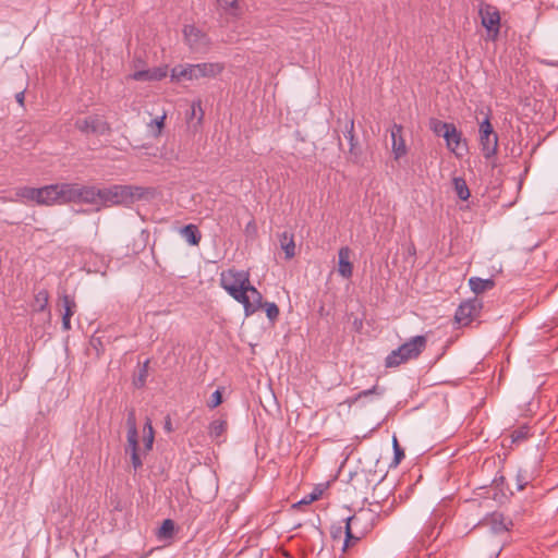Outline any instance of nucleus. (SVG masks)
<instances>
[{
  "mask_svg": "<svg viewBox=\"0 0 558 558\" xmlns=\"http://www.w3.org/2000/svg\"><path fill=\"white\" fill-rule=\"evenodd\" d=\"M220 286L244 307L245 315L254 314L262 306L260 292L250 283L248 272L229 269L220 275Z\"/></svg>",
  "mask_w": 558,
  "mask_h": 558,
  "instance_id": "nucleus-1",
  "label": "nucleus"
},
{
  "mask_svg": "<svg viewBox=\"0 0 558 558\" xmlns=\"http://www.w3.org/2000/svg\"><path fill=\"white\" fill-rule=\"evenodd\" d=\"M147 190L142 186L134 185H112L100 189V205L116 206L130 205L137 199L146 196Z\"/></svg>",
  "mask_w": 558,
  "mask_h": 558,
  "instance_id": "nucleus-2",
  "label": "nucleus"
},
{
  "mask_svg": "<svg viewBox=\"0 0 558 558\" xmlns=\"http://www.w3.org/2000/svg\"><path fill=\"white\" fill-rule=\"evenodd\" d=\"M225 64L221 62H203L197 64L175 65L171 70V80L196 81L199 78H214L222 73Z\"/></svg>",
  "mask_w": 558,
  "mask_h": 558,
  "instance_id": "nucleus-3",
  "label": "nucleus"
},
{
  "mask_svg": "<svg viewBox=\"0 0 558 558\" xmlns=\"http://www.w3.org/2000/svg\"><path fill=\"white\" fill-rule=\"evenodd\" d=\"M375 517L376 514L372 510L361 509L345 519V541L343 550H345L351 543L360 541L373 527Z\"/></svg>",
  "mask_w": 558,
  "mask_h": 558,
  "instance_id": "nucleus-4",
  "label": "nucleus"
},
{
  "mask_svg": "<svg viewBox=\"0 0 558 558\" xmlns=\"http://www.w3.org/2000/svg\"><path fill=\"white\" fill-rule=\"evenodd\" d=\"M15 196L24 204H35L40 206L57 205V183L41 187L23 186L16 190Z\"/></svg>",
  "mask_w": 558,
  "mask_h": 558,
  "instance_id": "nucleus-5",
  "label": "nucleus"
},
{
  "mask_svg": "<svg viewBox=\"0 0 558 558\" xmlns=\"http://www.w3.org/2000/svg\"><path fill=\"white\" fill-rule=\"evenodd\" d=\"M184 41L194 53H207L210 49V38L202 29L193 24L183 28Z\"/></svg>",
  "mask_w": 558,
  "mask_h": 558,
  "instance_id": "nucleus-6",
  "label": "nucleus"
},
{
  "mask_svg": "<svg viewBox=\"0 0 558 558\" xmlns=\"http://www.w3.org/2000/svg\"><path fill=\"white\" fill-rule=\"evenodd\" d=\"M75 125L84 134L94 136H104L109 130L107 121L97 114L77 120Z\"/></svg>",
  "mask_w": 558,
  "mask_h": 558,
  "instance_id": "nucleus-7",
  "label": "nucleus"
},
{
  "mask_svg": "<svg viewBox=\"0 0 558 558\" xmlns=\"http://www.w3.org/2000/svg\"><path fill=\"white\" fill-rule=\"evenodd\" d=\"M480 16L482 21V25L487 29V32L493 33V37L495 38L500 28V13L497 7L489 3H482L480 7Z\"/></svg>",
  "mask_w": 558,
  "mask_h": 558,
  "instance_id": "nucleus-8",
  "label": "nucleus"
},
{
  "mask_svg": "<svg viewBox=\"0 0 558 558\" xmlns=\"http://www.w3.org/2000/svg\"><path fill=\"white\" fill-rule=\"evenodd\" d=\"M482 310V302L474 298L460 304L456 311L454 318L461 326H468L472 320L478 316Z\"/></svg>",
  "mask_w": 558,
  "mask_h": 558,
  "instance_id": "nucleus-9",
  "label": "nucleus"
},
{
  "mask_svg": "<svg viewBox=\"0 0 558 558\" xmlns=\"http://www.w3.org/2000/svg\"><path fill=\"white\" fill-rule=\"evenodd\" d=\"M426 347L424 336L412 337L409 341L398 348V353H404V357L410 360L417 357Z\"/></svg>",
  "mask_w": 558,
  "mask_h": 558,
  "instance_id": "nucleus-10",
  "label": "nucleus"
},
{
  "mask_svg": "<svg viewBox=\"0 0 558 558\" xmlns=\"http://www.w3.org/2000/svg\"><path fill=\"white\" fill-rule=\"evenodd\" d=\"M78 190L77 183H57L58 205L78 203Z\"/></svg>",
  "mask_w": 558,
  "mask_h": 558,
  "instance_id": "nucleus-11",
  "label": "nucleus"
},
{
  "mask_svg": "<svg viewBox=\"0 0 558 558\" xmlns=\"http://www.w3.org/2000/svg\"><path fill=\"white\" fill-rule=\"evenodd\" d=\"M482 524L487 526L492 533L500 534L509 531L512 522L511 520H507L502 513L494 512L487 517Z\"/></svg>",
  "mask_w": 558,
  "mask_h": 558,
  "instance_id": "nucleus-12",
  "label": "nucleus"
},
{
  "mask_svg": "<svg viewBox=\"0 0 558 558\" xmlns=\"http://www.w3.org/2000/svg\"><path fill=\"white\" fill-rule=\"evenodd\" d=\"M351 250L348 246H342L338 251V274L344 279H349L353 274V265L350 262Z\"/></svg>",
  "mask_w": 558,
  "mask_h": 558,
  "instance_id": "nucleus-13",
  "label": "nucleus"
},
{
  "mask_svg": "<svg viewBox=\"0 0 558 558\" xmlns=\"http://www.w3.org/2000/svg\"><path fill=\"white\" fill-rule=\"evenodd\" d=\"M429 126L433 130L434 134L438 137H444V140H460L459 137H457V130L454 125L451 123H446L437 119H432L429 121Z\"/></svg>",
  "mask_w": 558,
  "mask_h": 558,
  "instance_id": "nucleus-14",
  "label": "nucleus"
},
{
  "mask_svg": "<svg viewBox=\"0 0 558 558\" xmlns=\"http://www.w3.org/2000/svg\"><path fill=\"white\" fill-rule=\"evenodd\" d=\"M78 203L100 205V189L80 184Z\"/></svg>",
  "mask_w": 558,
  "mask_h": 558,
  "instance_id": "nucleus-15",
  "label": "nucleus"
},
{
  "mask_svg": "<svg viewBox=\"0 0 558 558\" xmlns=\"http://www.w3.org/2000/svg\"><path fill=\"white\" fill-rule=\"evenodd\" d=\"M61 300H62V305L64 307V313L62 316V328L64 330H70L71 329V317L75 312L76 304H75L74 300L68 294H64Z\"/></svg>",
  "mask_w": 558,
  "mask_h": 558,
  "instance_id": "nucleus-16",
  "label": "nucleus"
},
{
  "mask_svg": "<svg viewBox=\"0 0 558 558\" xmlns=\"http://www.w3.org/2000/svg\"><path fill=\"white\" fill-rule=\"evenodd\" d=\"M182 238L191 245H197L201 241V232L195 225H186L180 230Z\"/></svg>",
  "mask_w": 558,
  "mask_h": 558,
  "instance_id": "nucleus-17",
  "label": "nucleus"
},
{
  "mask_svg": "<svg viewBox=\"0 0 558 558\" xmlns=\"http://www.w3.org/2000/svg\"><path fill=\"white\" fill-rule=\"evenodd\" d=\"M280 246L286 254L287 259H291L295 255V243L293 239V234L288 232H283L279 236Z\"/></svg>",
  "mask_w": 558,
  "mask_h": 558,
  "instance_id": "nucleus-18",
  "label": "nucleus"
},
{
  "mask_svg": "<svg viewBox=\"0 0 558 558\" xmlns=\"http://www.w3.org/2000/svg\"><path fill=\"white\" fill-rule=\"evenodd\" d=\"M495 282L493 279H482L478 277H472L469 279V286L471 290L476 293H483L494 287Z\"/></svg>",
  "mask_w": 558,
  "mask_h": 558,
  "instance_id": "nucleus-19",
  "label": "nucleus"
},
{
  "mask_svg": "<svg viewBox=\"0 0 558 558\" xmlns=\"http://www.w3.org/2000/svg\"><path fill=\"white\" fill-rule=\"evenodd\" d=\"M48 301L49 294L46 290H40L36 293L33 310L34 312H47V316H50V312L48 311Z\"/></svg>",
  "mask_w": 558,
  "mask_h": 558,
  "instance_id": "nucleus-20",
  "label": "nucleus"
},
{
  "mask_svg": "<svg viewBox=\"0 0 558 558\" xmlns=\"http://www.w3.org/2000/svg\"><path fill=\"white\" fill-rule=\"evenodd\" d=\"M126 424H128V434H126L128 444L134 445V440H138V434H137V428H136L135 413L133 410L130 411L128 414Z\"/></svg>",
  "mask_w": 558,
  "mask_h": 558,
  "instance_id": "nucleus-21",
  "label": "nucleus"
},
{
  "mask_svg": "<svg viewBox=\"0 0 558 558\" xmlns=\"http://www.w3.org/2000/svg\"><path fill=\"white\" fill-rule=\"evenodd\" d=\"M453 189H454L457 196L460 199L466 201L470 197V190H469L464 179L453 178Z\"/></svg>",
  "mask_w": 558,
  "mask_h": 558,
  "instance_id": "nucleus-22",
  "label": "nucleus"
},
{
  "mask_svg": "<svg viewBox=\"0 0 558 558\" xmlns=\"http://www.w3.org/2000/svg\"><path fill=\"white\" fill-rule=\"evenodd\" d=\"M409 360V357H404V353H398V349H396L387 355L385 360V366L397 367Z\"/></svg>",
  "mask_w": 558,
  "mask_h": 558,
  "instance_id": "nucleus-23",
  "label": "nucleus"
},
{
  "mask_svg": "<svg viewBox=\"0 0 558 558\" xmlns=\"http://www.w3.org/2000/svg\"><path fill=\"white\" fill-rule=\"evenodd\" d=\"M227 429V421L222 418L214 420L209 425V435L211 438H219Z\"/></svg>",
  "mask_w": 558,
  "mask_h": 558,
  "instance_id": "nucleus-24",
  "label": "nucleus"
},
{
  "mask_svg": "<svg viewBox=\"0 0 558 558\" xmlns=\"http://www.w3.org/2000/svg\"><path fill=\"white\" fill-rule=\"evenodd\" d=\"M447 148L457 157H463L468 151V142H446Z\"/></svg>",
  "mask_w": 558,
  "mask_h": 558,
  "instance_id": "nucleus-25",
  "label": "nucleus"
},
{
  "mask_svg": "<svg viewBox=\"0 0 558 558\" xmlns=\"http://www.w3.org/2000/svg\"><path fill=\"white\" fill-rule=\"evenodd\" d=\"M532 475L523 469H520L515 475V484L518 490H523L531 482Z\"/></svg>",
  "mask_w": 558,
  "mask_h": 558,
  "instance_id": "nucleus-26",
  "label": "nucleus"
},
{
  "mask_svg": "<svg viewBox=\"0 0 558 558\" xmlns=\"http://www.w3.org/2000/svg\"><path fill=\"white\" fill-rule=\"evenodd\" d=\"M144 434L145 449L149 451L153 448L154 444V428L149 418L146 421L144 425Z\"/></svg>",
  "mask_w": 558,
  "mask_h": 558,
  "instance_id": "nucleus-27",
  "label": "nucleus"
},
{
  "mask_svg": "<svg viewBox=\"0 0 558 558\" xmlns=\"http://www.w3.org/2000/svg\"><path fill=\"white\" fill-rule=\"evenodd\" d=\"M137 446H138V440H134V445L128 444V448H126V452H130L132 465L135 470L140 469L143 465V462L137 452Z\"/></svg>",
  "mask_w": 558,
  "mask_h": 558,
  "instance_id": "nucleus-28",
  "label": "nucleus"
},
{
  "mask_svg": "<svg viewBox=\"0 0 558 558\" xmlns=\"http://www.w3.org/2000/svg\"><path fill=\"white\" fill-rule=\"evenodd\" d=\"M480 135L481 140H488L489 135L494 133L493 126L489 122L488 117H486L481 123H480Z\"/></svg>",
  "mask_w": 558,
  "mask_h": 558,
  "instance_id": "nucleus-29",
  "label": "nucleus"
},
{
  "mask_svg": "<svg viewBox=\"0 0 558 558\" xmlns=\"http://www.w3.org/2000/svg\"><path fill=\"white\" fill-rule=\"evenodd\" d=\"M482 143V151H483V155L485 156V158L489 159L490 157H493L496 151H497V147H498V142H481Z\"/></svg>",
  "mask_w": 558,
  "mask_h": 558,
  "instance_id": "nucleus-30",
  "label": "nucleus"
},
{
  "mask_svg": "<svg viewBox=\"0 0 558 558\" xmlns=\"http://www.w3.org/2000/svg\"><path fill=\"white\" fill-rule=\"evenodd\" d=\"M148 363H149L148 360L145 361V363L143 364L142 368L140 369L137 378L134 379V385L137 388L143 387L145 385V383H146V377H147V373H148Z\"/></svg>",
  "mask_w": 558,
  "mask_h": 558,
  "instance_id": "nucleus-31",
  "label": "nucleus"
},
{
  "mask_svg": "<svg viewBox=\"0 0 558 558\" xmlns=\"http://www.w3.org/2000/svg\"><path fill=\"white\" fill-rule=\"evenodd\" d=\"M174 531V523L170 519H166L160 529H159V536L163 537H170Z\"/></svg>",
  "mask_w": 558,
  "mask_h": 558,
  "instance_id": "nucleus-32",
  "label": "nucleus"
},
{
  "mask_svg": "<svg viewBox=\"0 0 558 558\" xmlns=\"http://www.w3.org/2000/svg\"><path fill=\"white\" fill-rule=\"evenodd\" d=\"M408 151L405 142H392V153L396 160H399Z\"/></svg>",
  "mask_w": 558,
  "mask_h": 558,
  "instance_id": "nucleus-33",
  "label": "nucleus"
},
{
  "mask_svg": "<svg viewBox=\"0 0 558 558\" xmlns=\"http://www.w3.org/2000/svg\"><path fill=\"white\" fill-rule=\"evenodd\" d=\"M165 119H166V114H162L161 117H158L154 121H151L150 128H151L153 136L157 137L160 135L161 129L163 128Z\"/></svg>",
  "mask_w": 558,
  "mask_h": 558,
  "instance_id": "nucleus-34",
  "label": "nucleus"
},
{
  "mask_svg": "<svg viewBox=\"0 0 558 558\" xmlns=\"http://www.w3.org/2000/svg\"><path fill=\"white\" fill-rule=\"evenodd\" d=\"M392 447H393V453H395V459L393 460H395V464L397 465L404 458V451L399 446V442H398L396 437H393Z\"/></svg>",
  "mask_w": 558,
  "mask_h": 558,
  "instance_id": "nucleus-35",
  "label": "nucleus"
},
{
  "mask_svg": "<svg viewBox=\"0 0 558 558\" xmlns=\"http://www.w3.org/2000/svg\"><path fill=\"white\" fill-rule=\"evenodd\" d=\"M222 402V392L220 389L215 390L211 396L210 400L208 402V407L210 409L217 408Z\"/></svg>",
  "mask_w": 558,
  "mask_h": 558,
  "instance_id": "nucleus-36",
  "label": "nucleus"
},
{
  "mask_svg": "<svg viewBox=\"0 0 558 558\" xmlns=\"http://www.w3.org/2000/svg\"><path fill=\"white\" fill-rule=\"evenodd\" d=\"M131 77L134 81H151V70H141L134 72Z\"/></svg>",
  "mask_w": 558,
  "mask_h": 558,
  "instance_id": "nucleus-37",
  "label": "nucleus"
},
{
  "mask_svg": "<svg viewBox=\"0 0 558 558\" xmlns=\"http://www.w3.org/2000/svg\"><path fill=\"white\" fill-rule=\"evenodd\" d=\"M266 315L272 322L279 316V308L275 303H266Z\"/></svg>",
  "mask_w": 558,
  "mask_h": 558,
  "instance_id": "nucleus-38",
  "label": "nucleus"
},
{
  "mask_svg": "<svg viewBox=\"0 0 558 558\" xmlns=\"http://www.w3.org/2000/svg\"><path fill=\"white\" fill-rule=\"evenodd\" d=\"M384 391H385L384 388H379L378 386H374L371 389H366V390H363V391L359 392L357 396H356V399H360V398H363V397H368L371 395L381 396L384 393Z\"/></svg>",
  "mask_w": 558,
  "mask_h": 558,
  "instance_id": "nucleus-39",
  "label": "nucleus"
},
{
  "mask_svg": "<svg viewBox=\"0 0 558 558\" xmlns=\"http://www.w3.org/2000/svg\"><path fill=\"white\" fill-rule=\"evenodd\" d=\"M167 75V70L165 68H155L151 70V81H158Z\"/></svg>",
  "mask_w": 558,
  "mask_h": 558,
  "instance_id": "nucleus-40",
  "label": "nucleus"
},
{
  "mask_svg": "<svg viewBox=\"0 0 558 558\" xmlns=\"http://www.w3.org/2000/svg\"><path fill=\"white\" fill-rule=\"evenodd\" d=\"M218 3L225 10H234L238 8V0H218Z\"/></svg>",
  "mask_w": 558,
  "mask_h": 558,
  "instance_id": "nucleus-41",
  "label": "nucleus"
},
{
  "mask_svg": "<svg viewBox=\"0 0 558 558\" xmlns=\"http://www.w3.org/2000/svg\"><path fill=\"white\" fill-rule=\"evenodd\" d=\"M401 126L395 125L393 130L391 131V138L396 140L397 136L401 137Z\"/></svg>",
  "mask_w": 558,
  "mask_h": 558,
  "instance_id": "nucleus-42",
  "label": "nucleus"
},
{
  "mask_svg": "<svg viewBox=\"0 0 558 558\" xmlns=\"http://www.w3.org/2000/svg\"><path fill=\"white\" fill-rule=\"evenodd\" d=\"M525 432L523 430H515L513 434H512V438H513V441H517L521 438H524L525 437Z\"/></svg>",
  "mask_w": 558,
  "mask_h": 558,
  "instance_id": "nucleus-43",
  "label": "nucleus"
},
{
  "mask_svg": "<svg viewBox=\"0 0 558 558\" xmlns=\"http://www.w3.org/2000/svg\"><path fill=\"white\" fill-rule=\"evenodd\" d=\"M163 427H165L167 433H171L172 432V424H171L170 417L166 418Z\"/></svg>",
  "mask_w": 558,
  "mask_h": 558,
  "instance_id": "nucleus-44",
  "label": "nucleus"
},
{
  "mask_svg": "<svg viewBox=\"0 0 558 558\" xmlns=\"http://www.w3.org/2000/svg\"><path fill=\"white\" fill-rule=\"evenodd\" d=\"M15 99L16 101L23 106L24 105V92H19L16 95H15Z\"/></svg>",
  "mask_w": 558,
  "mask_h": 558,
  "instance_id": "nucleus-45",
  "label": "nucleus"
},
{
  "mask_svg": "<svg viewBox=\"0 0 558 558\" xmlns=\"http://www.w3.org/2000/svg\"><path fill=\"white\" fill-rule=\"evenodd\" d=\"M316 498L317 497L315 495H311V496H308V498L301 500L300 504H308V502H312L313 500H315Z\"/></svg>",
  "mask_w": 558,
  "mask_h": 558,
  "instance_id": "nucleus-46",
  "label": "nucleus"
},
{
  "mask_svg": "<svg viewBox=\"0 0 558 558\" xmlns=\"http://www.w3.org/2000/svg\"><path fill=\"white\" fill-rule=\"evenodd\" d=\"M316 498L317 497L315 495H311V496H308V498L301 500L300 504H308V502H312L313 500H315Z\"/></svg>",
  "mask_w": 558,
  "mask_h": 558,
  "instance_id": "nucleus-47",
  "label": "nucleus"
},
{
  "mask_svg": "<svg viewBox=\"0 0 558 558\" xmlns=\"http://www.w3.org/2000/svg\"><path fill=\"white\" fill-rule=\"evenodd\" d=\"M357 143H359V142H353V141L348 142L349 147H350V151H353V149L355 148V146H356V144H357Z\"/></svg>",
  "mask_w": 558,
  "mask_h": 558,
  "instance_id": "nucleus-48",
  "label": "nucleus"
},
{
  "mask_svg": "<svg viewBox=\"0 0 558 558\" xmlns=\"http://www.w3.org/2000/svg\"><path fill=\"white\" fill-rule=\"evenodd\" d=\"M337 533H341V526H339L338 531H332V537H337Z\"/></svg>",
  "mask_w": 558,
  "mask_h": 558,
  "instance_id": "nucleus-49",
  "label": "nucleus"
},
{
  "mask_svg": "<svg viewBox=\"0 0 558 558\" xmlns=\"http://www.w3.org/2000/svg\"><path fill=\"white\" fill-rule=\"evenodd\" d=\"M192 114H195V105L192 106Z\"/></svg>",
  "mask_w": 558,
  "mask_h": 558,
  "instance_id": "nucleus-50",
  "label": "nucleus"
},
{
  "mask_svg": "<svg viewBox=\"0 0 558 558\" xmlns=\"http://www.w3.org/2000/svg\"><path fill=\"white\" fill-rule=\"evenodd\" d=\"M353 125H354V122L351 121V131H350V133L352 132Z\"/></svg>",
  "mask_w": 558,
  "mask_h": 558,
  "instance_id": "nucleus-51",
  "label": "nucleus"
}]
</instances>
